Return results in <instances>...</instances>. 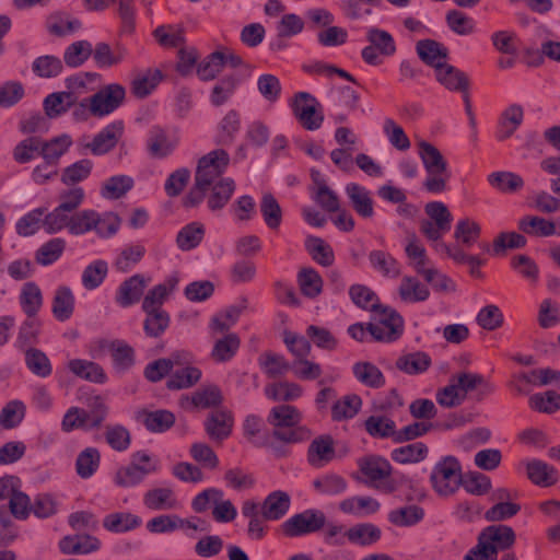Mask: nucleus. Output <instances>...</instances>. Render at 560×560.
Instances as JSON below:
<instances>
[{"instance_id":"nucleus-44","label":"nucleus","mask_w":560,"mask_h":560,"mask_svg":"<svg viewBox=\"0 0 560 560\" xmlns=\"http://www.w3.org/2000/svg\"><path fill=\"white\" fill-rule=\"evenodd\" d=\"M100 463V451L96 447H86L77 457L75 471L82 479H89L96 472Z\"/></svg>"},{"instance_id":"nucleus-58","label":"nucleus","mask_w":560,"mask_h":560,"mask_svg":"<svg viewBox=\"0 0 560 560\" xmlns=\"http://www.w3.org/2000/svg\"><path fill=\"white\" fill-rule=\"evenodd\" d=\"M362 406L360 396L352 394L337 400L331 408V417L336 421L353 418Z\"/></svg>"},{"instance_id":"nucleus-14","label":"nucleus","mask_w":560,"mask_h":560,"mask_svg":"<svg viewBox=\"0 0 560 560\" xmlns=\"http://www.w3.org/2000/svg\"><path fill=\"white\" fill-rule=\"evenodd\" d=\"M92 58L97 68L108 69L118 66L127 57V49L117 44L112 47L105 42H98L92 46Z\"/></svg>"},{"instance_id":"nucleus-22","label":"nucleus","mask_w":560,"mask_h":560,"mask_svg":"<svg viewBox=\"0 0 560 560\" xmlns=\"http://www.w3.org/2000/svg\"><path fill=\"white\" fill-rule=\"evenodd\" d=\"M334 440L330 435H320L312 441L307 459L312 466L322 467L335 457Z\"/></svg>"},{"instance_id":"nucleus-55","label":"nucleus","mask_w":560,"mask_h":560,"mask_svg":"<svg viewBox=\"0 0 560 560\" xmlns=\"http://www.w3.org/2000/svg\"><path fill=\"white\" fill-rule=\"evenodd\" d=\"M203 235V225L198 222H191L178 232L176 244L182 250H190L201 243Z\"/></svg>"},{"instance_id":"nucleus-40","label":"nucleus","mask_w":560,"mask_h":560,"mask_svg":"<svg viewBox=\"0 0 560 560\" xmlns=\"http://www.w3.org/2000/svg\"><path fill=\"white\" fill-rule=\"evenodd\" d=\"M365 431L373 438L386 439L393 438L396 442V423L386 416L373 415L364 421Z\"/></svg>"},{"instance_id":"nucleus-51","label":"nucleus","mask_w":560,"mask_h":560,"mask_svg":"<svg viewBox=\"0 0 560 560\" xmlns=\"http://www.w3.org/2000/svg\"><path fill=\"white\" fill-rule=\"evenodd\" d=\"M488 183L495 189L512 194L523 188V178L512 172H493L488 176Z\"/></svg>"},{"instance_id":"nucleus-9","label":"nucleus","mask_w":560,"mask_h":560,"mask_svg":"<svg viewBox=\"0 0 560 560\" xmlns=\"http://www.w3.org/2000/svg\"><path fill=\"white\" fill-rule=\"evenodd\" d=\"M316 100L307 92H299L291 102L294 116L306 130L320 128L324 116L316 109Z\"/></svg>"},{"instance_id":"nucleus-18","label":"nucleus","mask_w":560,"mask_h":560,"mask_svg":"<svg viewBox=\"0 0 560 560\" xmlns=\"http://www.w3.org/2000/svg\"><path fill=\"white\" fill-rule=\"evenodd\" d=\"M143 504L151 511H170L178 506L173 489L167 487L152 488L143 494Z\"/></svg>"},{"instance_id":"nucleus-47","label":"nucleus","mask_w":560,"mask_h":560,"mask_svg":"<svg viewBox=\"0 0 560 560\" xmlns=\"http://www.w3.org/2000/svg\"><path fill=\"white\" fill-rule=\"evenodd\" d=\"M240 126L241 119L238 113L235 110L228 112L218 126L217 143L220 145L232 144L235 135L240 130Z\"/></svg>"},{"instance_id":"nucleus-21","label":"nucleus","mask_w":560,"mask_h":560,"mask_svg":"<svg viewBox=\"0 0 560 560\" xmlns=\"http://www.w3.org/2000/svg\"><path fill=\"white\" fill-rule=\"evenodd\" d=\"M419 58L434 70L446 63L448 50L442 44L433 39H422L416 46Z\"/></svg>"},{"instance_id":"nucleus-32","label":"nucleus","mask_w":560,"mask_h":560,"mask_svg":"<svg viewBox=\"0 0 560 560\" xmlns=\"http://www.w3.org/2000/svg\"><path fill=\"white\" fill-rule=\"evenodd\" d=\"M398 294L406 303H418L428 300L430 291L417 278L405 276L399 284Z\"/></svg>"},{"instance_id":"nucleus-25","label":"nucleus","mask_w":560,"mask_h":560,"mask_svg":"<svg viewBox=\"0 0 560 560\" xmlns=\"http://www.w3.org/2000/svg\"><path fill=\"white\" fill-rule=\"evenodd\" d=\"M75 298L69 287L60 285L55 290L51 312L59 322L68 320L74 312Z\"/></svg>"},{"instance_id":"nucleus-39","label":"nucleus","mask_w":560,"mask_h":560,"mask_svg":"<svg viewBox=\"0 0 560 560\" xmlns=\"http://www.w3.org/2000/svg\"><path fill=\"white\" fill-rule=\"evenodd\" d=\"M298 284L304 296L315 299L323 292L324 281L314 268L304 267L298 273Z\"/></svg>"},{"instance_id":"nucleus-63","label":"nucleus","mask_w":560,"mask_h":560,"mask_svg":"<svg viewBox=\"0 0 560 560\" xmlns=\"http://www.w3.org/2000/svg\"><path fill=\"white\" fill-rule=\"evenodd\" d=\"M223 400L221 389L217 385H208L196 390L190 402L196 408H211L219 406Z\"/></svg>"},{"instance_id":"nucleus-33","label":"nucleus","mask_w":560,"mask_h":560,"mask_svg":"<svg viewBox=\"0 0 560 560\" xmlns=\"http://www.w3.org/2000/svg\"><path fill=\"white\" fill-rule=\"evenodd\" d=\"M75 103L73 93L62 91L47 95L43 105L48 118H57L67 113Z\"/></svg>"},{"instance_id":"nucleus-26","label":"nucleus","mask_w":560,"mask_h":560,"mask_svg":"<svg viewBox=\"0 0 560 560\" xmlns=\"http://www.w3.org/2000/svg\"><path fill=\"white\" fill-rule=\"evenodd\" d=\"M524 118V110L521 105L513 104L506 107L501 114L497 138L500 141L509 139L521 126Z\"/></svg>"},{"instance_id":"nucleus-30","label":"nucleus","mask_w":560,"mask_h":560,"mask_svg":"<svg viewBox=\"0 0 560 560\" xmlns=\"http://www.w3.org/2000/svg\"><path fill=\"white\" fill-rule=\"evenodd\" d=\"M526 470L528 479L540 487H550L559 479L556 468L541 460L528 462Z\"/></svg>"},{"instance_id":"nucleus-38","label":"nucleus","mask_w":560,"mask_h":560,"mask_svg":"<svg viewBox=\"0 0 560 560\" xmlns=\"http://www.w3.org/2000/svg\"><path fill=\"white\" fill-rule=\"evenodd\" d=\"M176 142L171 140L160 127H153L148 138V150L151 156L162 159L172 153Z\"/></svg>"},{"instance_id":"nucleus-12","label":"nucleus","mask_w":560,"mask_h":560,"mask_svg":"<svg viewBox=\"0 0 560 560\" xmlns=\"http://www.w3.org/2000/svg\"><path fill=\"white\" fill-rule=\"evenodd\" d=\"M150 278L137 273L120 283L115 295V302L126 308L141 300Z\"/></svg>"},{"instance_id":"nucleus-1","label":"nucleus","mask_w":560,"mask_h":560,"mask_svg":"<svg viewBox=\"0 0 560 560\" xmlns=\"http://www.w3.org/2000/svg\"><path fill=\"white\" fill-rule=\"evenodd\" d=\"M358 467L365 478V483L382 493H393L409 482L402 474L393 476L390 463L378 455H369L358 459Z\"/></svg>"},{"instance_id":"nucleus-46","label":"nucleus","mask_w":560,"mask_h":560,"mask_svg":"<svg viewBox=\"0 0 560 560\" xmlns=\"http://www.w3.org/2000/svg\"><path fill=\"white\" fill-rule=\"evenodd\" d=\"M423 516V509L412 504L392 510L388 513V521L396 526L408 527L418 524Z\"/></svg>"},{"instance_id":"nucleus-60","label":"nucleus","mask_w":560,"mask_h":560,"mask_svg":"<svg viewBox=\"0 0 560 560\" xmlns=\"http://www.w3.org/2000/svg\"><path fill=\"white\" fill-rule=\"evenodd\" d=\"M26 406L21 400H11L2 408L0 412V424L3 429L10 430L16 428L24 419Z\"/></svg>"},{"instance_id":"nucleus-35","label":"nucleus","mask_w":560,"mask_h":560,"mask_svg":"<svg viewBox=\"0 0 560 560\" xmlns=\"http://www.w3.org/2000/svg\"><path fill=\"white\" fill-rule=\"evenodd\" d=\"M141 522V518L132 513L116 512L104 517L103 526L112 533H126L138 528Z\"/></svg>"},{"instance_id":"nucleus-53","label":"nucleus","mask_w":560,"mask_h":560,"mask_svg":"<svg viewBox=\"0 0 560 560\" xmlns=\"http://www.w3.org/2000/svg\"><path fill=\"white\" fill-rule=\"evenodd\" d=\"M66 248V241L60 237L44 243L35 253V260L42 266H49L57 261Z\"/></svg>"},{"instance_id":"nucleus-54","label":"nucleus","mask_w":560,"mask_h":560,"mask_svg":"<svg viewBox=\"0 0 560 560\" xmlns=\"http://www.w3.org/2000/svg\"><path fill=\"white\" fill-rule=\"evenodd\" d=\"M40 322L35 317H27L19 328L15 346L26 351L38 342Z\"/></svg>"},{"instance_id":"nucleus-42","label":"nucleus","mask_w":560,"mask_h":560,"mask_svg":"<svg viewBox=\"0 0 560 560\" xmlns=\"http://www.w3.org/2000/svg\"><path fill=\"white\" fill-rule=\"evenodd\" d=\"M305 248L314 261L324 267H329L335 261L332 247L323 238L308 236L305 240Z\"/></svg>"},{"instance_id":"nucleus-45","label":"nucleus","mask_w":560,"mask_h":560,"mask_svg":"<svg viewBox=\"0 0 560 560\" xmlns=\"http://www.w3.org/2000/svg\"><path fill=\"white\" fill-rule=\"evenodd\" d=\"M369 261L374 270L387 278H397L400 275V268L397 260L388 253L383 250H372L369 254Z\"/></svg>"},{"instance_id":"nucleus-52","label":"nucleus","mask_w":560,"mask_h":560,"mask_svg":"<svg viewBox=\"0 0 560 560\" xmlns=\"http://www.w3.org/2000/svg\"><path fill=\"white\" fill-rule=\"evenodd\" d=\"M351 301L363 310L378 312L382 305L378 303V298L375 292L366 285L353 284L349 289Z\"/></svg>"},{"instance_id":"nucleus-16","label":"nucleus","mask_w":560,"mask_h":560,"mask_svg":"<svg viewBox=\"0 0 560 560\" xmlns=\"http://www.w3.org/2000/svg\"><path fill=\"white\" fill-rule=\"evenodd\" d=\"M381 509V503L372 498L364 495H354L347 498L339 503V510L359 518L375 514Z\"/></svg>"},{"instance_id":"nucleus-13","label":"nucleus","mask_w":560,"mask_h":560,"mask_svg":"<svg viewBox=\"0 0 560 560\" xmlns=\"http://www.w3.org/2000/svg\"><path fill=\"white\" fill-rule=\"evenodd\" d=\"M234 419L228 410H215L211 412L205 421V430L208 436L221 443L232 433Z\"/></svg>"},{"instance_id":"nucleus-5","label":"nucleus","mask_w":560,"mask_h":560,"mask_svg":"<svg viewBox=\"0 0 560 560\" xmlns=\"http://www.w3.org/2000/svg\"><path fill=\"white\" fill-rule=\"evenodd\" d=\"M230 163V156L226 151L217 149L203 155L197 164L195 172V180L209 187L223 178Z\"/></svg>"},{"instance_id":"nucleus-61","label":"nucleus","mask_w":560,"mask_h":560,"mask_svg":"<svg viewBox=\"0 0 560 560\" xmlns=\"http://www.w3.org/2000/svg\"><path fill=\"white\" fill-rule=\"evenodd\" d=\"M238 80L235 75H225L219 80L210 94V102L213 106L225 104L235 93Z\"/></svg>"},{"instance_id":"nucleus-10","label":"nucleus","mask_w":560,"mask_h":560,"mask_svg":"<svg viewBox=\"0 0 560 560\" xmlns=\"http://www.w3.org/2000/svg\"><path fill=\"white\" fill-rule=\"evenodd\" d=\"M515 539L516 535L513 528L501 524L483 528L478 536V542L487 549H492L495 559L499 551L510 549L515 544Z\"/></svg>"},{"instance_id":"nucleus-59","label":"nucleus","mask_w":560,"mask_h":560,"mask_svg":"<svg viewBox=\"0 0 560 560\" xmlns=\"http://www.w3.org/2000/svg\"><path fill=\"white\" fill-rule=\"evenodd\" d=\"M25 363L28 370L39 377H47L51 374L52 368L50 364V360L45 354V352H43L39 349H26Z\"/></svg>"},{"instance_id":"nucleus-36","label":"nucleus","mask_w":560,"mask_h":560,"mask_svg":"<svg viewBox=\"0 0 560 560\" xmlns=\"http://www.w3.org/2000/svg\"><path fill=\"white\" fill-rule=\"evenodd\" d=\"M72 144V139L69 135L63 133L55 137L49 141L42 140L40 155L47 165H52L58 162Z\"/></svg>"},{"instance_id":"nucleus-62","label":"nucleus","mask_w":560,"mask_h":560,"mask_svg":"<svg viewBox=\"0 0 560 560\" xmlns=\"http://www.w3.org/2000/svg\"><path fill=\"white\" fill-rule=\"evenodd\" d=\"M201 377V371L194 366L176 370L166 382L171 390L188 388L195 385Z\"/></svg>"},{"instance_id":"nucleus-49","label":"nucleus","mask_w":560,"mask_h":560,"mask_svg":"<svg viewBox=\"0 0 560 560\" xmlns=\"http://www.w3.org/2000/svg\"><path fill=\"white\" fill-rule=\"evenodd\" d=\"M143 330L150 338L161 337L170 326L171 318L166 311L144 312Z\"/></svg>"},{"instance_id":"nucleus-6","label":"nucleus","mask_w":560,"mask_h":560,"mask_svg":"<svg viewBox=\"0 0 560 560\" xmlns=\"http://www.w3.org/2000/svg\"><path fill=\"white\" fill-rule=\"evenodd\" d=\"M376 315V322L370 323L366 326V330L376 341L390 342L399 338L404 329L402 317L394 310L387 307L378 308V312H374Z\"/></svg>"},{"instance_id":"nucleus-3","label":"nucleus","mask_w":560,"mask_h":560,"mask_svg":"<svg viewBox=\"0 0 560 560\" xmlns=\"http://www.w3.org/2000/svg\"><path fill=\"white\" fill-rule=\"evenodd\" d=\"M159 470L156 460L145 451H138L131 455L129 464L119 467L113 477L114 483L119 488H135L142 483L147 476Z\"/></svg>"},{"instance_id":"nucleus-24","label":"nucleus","mask_w":560,"mask_h":560,"mask_svg":"<svg viewBox=\"0 0 560 560\" xmlns=\"http://www.w3.org/2000/svg\"><path fill=\"white\" fill-rule=\"evenodd\" d=\"M101 542L90 535L65 536L59 541V549L65 555H85L100 549Z\"/></svg>"},{"instance_id":"nucleus-48","label":"nucleus","mask_w":560,"mask_h":560,"mask_svg":"<svg viewBox=\"0 0 560 560\" xmlns=\"http://www.w3.org/2000/svg\"><path fill=\"white\" fill-rule=\"evenodd\" d=\"M32 70L39 78H56L62 72L63 63L57 56L44 55L34 59Z\"/></svg>"},{"instance_id":"nucleus-11","label":"nucleus","mask_w":560,"mask_h":560,"mask_svg":"<svg viewBox=\"0 0 560 560\" xmlns=\"http://www.w3.org/2000/svg\"><path fill=\"white\" fill-rule=\"evenodd\" d=\"M124 133V124L116 120L104 127L96 133L91 142L83 145L85 150H90L94 155H104L112 151Z\"/></svg>"},{"instance_id":"nucleus-23","label":"nucleus","mask_w":560,"mask_h":560,"mask_svg":"<svg viewBox=\"0 0 560 560\" xmlns=\"http://www.w3.org/2000/svg\"><path fill=\"white\" fill-rule=\"evenodd\" d=\"M177 283L178 279L173 276L167 278L163 283H160L149 290L142 301V311H164L162 305L167 296L172 293V291L176 288Z\"/></svg>"},{"instance_id":"nucleus-43","label":"nucleus","mask_w":560,"mask_h":560,"mask_svg":"<svg viewBox=\"0 0 560 560\" xmlns=\"http://www.w3.org/2000/svg\"><path fill=\"white\" fill-rule=\"evenodd\" d=\"M428 453L429 450L424 443L416 442L394 448L390 457L399 464H416L425 459Z\"/></svg>"},{"instance_id":"nucleus-27","label":"nucleus","mask_w":560,"mask_h":560,"mask_svg":"<svg viewBox=\"0 0 560 560\" xmlns=\"http://www.w3.org/2000/svg\"><path fill=\"white\" fill-rule=\"evenodd\" d=\"M352 373L355 380L365 387L381 388L385 385V376L372 362L359 361L353 364Z\"/></svg>"},{"instance_id":"nucleus-50","label":"nucleus","mask_w":560,"mask_h":560,"mask_svg":"<svg viewBox=\"0 0 560 560\" xmlns=\"http://www.w3.org/2000/svg\"><path fill=\"white\" fill-rule=\"evenodd\" d=\"M93 54L92 44L89 40H78L70 44L63 52V61L70 68L82 66Z\"/></svg>"},{"instance_id":"nucleus-28","label":"nucleus","mask_w":560,"mask_h":560,"mask_svg":"<svg viewBox=\"0 0 560 560\" xmlns=\"http://www.w3.org/2000/svg\"><path fill=\"white\" fill-rule=\"evenodd\" d=\"M452 378L455 381L457 387L465 398L467 397L468 393L475 389H480L481 393L486 395L492 394L494 392V386L478 373L464 371L453 375Z\"/></svg>"},{"instance_id":"nucleus-31","label":"nucleus","mask_w":560,"mask_h":560,"mask_svg":"<svg viewBox=\"0 0 560 560\" xmlns=\"http://www.w3.org/2000/svg\"><path fill=\"white\" fill-rule=\"evenodd\" d=\"M431 363V358L428 353L416 351L400 355L396 360L395 366L406 374L417 375L424 373L430 368Z\"/></svg>"},{"instance_id":"nucleus-4","label":"nucleus","mask_w":560,"mask_h":560,"mask_svg":"<svg viewBox=\"0 0 560 560\" xmlns=\"http://www.w3.org/2000/svg\"><path fill=\"white\" fill-rule=\"evenodd\" d=\"M460 477L459 462L454 456H445L433 467L430 481L440 495H450L459 487Z\"/></svg>"},{"instance_id":"nucleus-8","label":"nucleus","mask_w":560,"mask_h":560,"mask_svg":"<svg viewBox=\"0 0 560 560\" xmlns=\"http://www.w3.org/2000/svg\"><path fill=\"white\" fill-rule=\"evenodd\" d=\"M126 90L119 83H110L98 90L92 96L91 114L94 117H104L115 112L125 101Z\"/></svg>"},{"instance_id":"nucleus-20","label":"nucleus","mask_w":560,"mask_h":560,"mask_svg":"<svg viewBox=\"0 0 560 560\" xmlns=\"http://www.w3.org/2000/svg\"><path fill=\"white\" fill-rule=\"evenodd\" d=\"M235 191V182L230 178H221L210 186L207 194V205L211 211L223 209Z\"/></svg>"},{"instance_id":"nucleus-57","label":"nucleus","mask_w":560,"mask_h":560,"mask_svg":"<svg viewBox=\"0 0 560 560\" xmlns=\"http://www.w3.org/2000/svg\"><path fill=\"white\" fill-rule=\"evenodd\" d=\"M481 233L480 225L468 218L462 219L457 222L454 231V237L464 247H471Z\"/></svg>"},{"instance_id":"nucleus-15","label":"nucleus","mask_w":560,"mask_h":560,"mask_svg":"<svg viewBox=\"0 0 560 560\" xmlns=\"http://www.w3.org/2000/svg\"><path fill=\"white\" fill-rule=\"evenodd\" d=\"M346 194L351 207L360 217L369 219L374 215V201L370 190L357 183H349L346 186Z\"/></svg>"},{"instance_id":"nucleus-56","label":"nucleus","mask_w":560,"mask_h":560,"mask_svg":"<svg viewBox=\"0 0 560 560\" xmlns=\"http://www.w3.org/2000/svg\"><path fill=\"white\" fill-rule=\"evenodd\" d=\"M133 187V179L127 175H115L103 183L101 194L106 199H119Z\"/></svg>"},{"instance_id":"nucleus-19","label":"nucleus","mask_w":560,"mask_h":560,"mask_svg":"<svg viewBox=\"0 0 560 560\" xmlns=\"http://www.w3.org/2000/svg\"><path fill=\"white\" fill-rule=\"evenodd\" d=\"M189 361V353H173L170 358L158 359L149 363L144 369V377L150 382H159L166 376L174 365H180Z\"/></svg>"},{"instance_id":"nucleus-29","label":"nucleus","mask_w":560,"mask_h":560,"mask_svg":"<svg viewBox=\"0 0 560 560\" xmlns=\"http://www.w3.org/2000/svg\"><path fill=\"white\" fill-rule=\"evenodd\" d=\"M112 353L114 369L124 373L135 364V350L124 340L104 341Z\"/></svg>"},{"instance_id":"nucleus-64","label":"nucleus","mask_w":560,"mask_h":560,"mask_svg":"<svg viewBox=\"0 0 560 560\" xmlns=\"http://www.w3.org/2000/svg\"><path fill=\"white\" fill-rule=\"evenodd\" d=\"M240 343L241 341L236 334H228L215 341L211 355L218 362L229 361L237 352Z\"/></svg>"},{"instance_id":"nucleus-37","label":"nucleus","mask_w":560,"mask_h":560,"mask_svg":"<svg viewBox=\"0 0 560 560\" xmlns=\"http://www.w3.org/2000/svg\"><path fill=\"white\" fill-rule=\"evenodd\" d=\"M68 368L73 374L89 382L103 384L106 381L103 368L95 362L73 359L69 361Z\"/></svg>"},{"instance_id":"nucleus-7","label":"nucleus","mask_w":560,"mask_h":560,"mask_svg":"<svg viewBox=\"0 0 560 560\" xmlns=\"http://www.w3.org/2000/svg\"><path fill=\"white\" fill-rule=\"evenodd\" d=\"M326 516L318 510H305L288 518L282 525V533L289 537H300L320 530Z\"/></svg>"},{"instance_id":"nucleus-34","label":"nucleus","mask_w":560,"mask_h":560,"mask_svg":"<svg viewBox=\"0 0 560 560\" xmlns=\"http://www.w3.org/2000/svg\"><path fill=\"white\" fill-rule=\"evenodd\" d=\"M19 299L21 307L27 317H35L43 306L42 290L32 281L23 284Z\"/></svg>"},{"instance_id":"nucleus-17","label":"nucleus","mask_w":560,"mask_h":560,"mask_svg":"<svg viewBox=\"0 0 560 560\" xmlns=\"http://www.w3.org/2000/svg\"><path fill=\"white\" fill-rule=\"evenodd\" d=\"M435 79L451 92L462 93L469 89L467 74L447 62L435 70Z\"/></svg>"},{"instance_id":"nucleus-2","label":"nucleus","mask_w":560,"mask_h":560,"mask_svg":"<svg viewBox=\"0 0 560 560\" xmlns=\"http://www.w3.org/2000/svg\"><path fill=\"white\" fill-rule=\"evenodd\" d=\"M417 147L418 155L427 173L422 187L431 194L444 192L451 178L446 159L435 145L425 140L417 141Z\"/></svg>"},{"instance_id":"nucleus-41","label":"nucleus","mask_w":560,"mask_h":560,"mask_svg":"<svg viewBox=\"0 0 560 560\" xmlns=\"http://www.w3.org/2000/svg\"><path fill=\"white\" fill-rule=\"evenodd\" d=\"M142 422L148 431L162 433L171 429L175 423V416L172 411L159 409L154 411H142Z\"/></svg>"}]
</instances>
